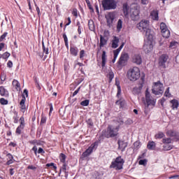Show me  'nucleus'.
Instances as JSON below:
<instances>
[{
	"label": "nucleus",
	"instance_id": "1",
	"mask_svg": "<svg viewBox=\"0 0 179 179\" xmlns=\"http://www.w3.org/2000/svg\"><path fill=\"white\" fill-rule=\"evenodd\" d=\"M137 27L141 31H145V38L152 40L153 34L152 31L149 29V21L141 20L138 24Z\"/></svg>",
	"mask_w": 179,
	"mask_h": 179
},
{
	"label": "nucleus",
	"instance_id": "2",
	"mask_svg": "<svg viewBox=\"0 0 179 179\" xmlns=\"http://www.w3.org/2000/svg\"><path fill=\"white\" fill-rule=\"evenodd\" d=\"M130 17L131 20L136 22L141 18V6L138 3H133L130 6Z\"/></svg>",
	"mask_w": 179,
	"mask_h": 179
},
{
	"label": "nucleus",
	"instance_id": "3",
	"mask_svg": "<svg viewBox=\"0 0 179 179\" xmlns=\"http://www.w3.org/2000/svg\"><path fill=\"white\" fill-rule=\"evenodd\" d=\"M127 76L131 82H135L141 78V69L136 66L130 68L127 71Z\"/></svg>",
	"mask_w": 179,
	"mask_h": 179
},
{
	"label": "nucleus",
	"instance_id": "4",
	"mask_svg": "<svg viewBox=\"0 0 179 179\" xmlns=\"http://www.w3.org/2000/svg\"><path fill=\"white\" fill-rule=\"evenodd\" d=\"M118 131H120V127L114 128L112 125H108L107 129L102 131V135L105 138H114L118 135Z\"/></svg>",
	"mask_w": 179,
	"mask_h": 179
},
{
	"label": "nucleus",
	"instance_id": "5",
	"mask_svg": "<svg viewBox=\"0 0 179 179\" xmlns=\"http://www.w3.org/2000/svg\"><path fill=\"white\" fill-rule=\"evenodd\" d=\"M124 163H125V161L121 156H119L116 157L110 165V169H114L115 170H122L124 167Z\"/></svg>",
	"mask_w": 179,
	"mask_h": 179
},
{
	"label": "nucleus",
	"instance_id": "6",
	"mask_svg": "<svg viewBox=\"0 0 179 179\" xmlns=\"http://www.w3.org/2000/svg\"><path fill=\"white\" fill-rule=\"evenodd\" d=\"M116 85L117 87V93L116 94V97H117L118 100L115 101L116 106H119L120 108H124L125 106H127V101L124 98L121 96V85L120 83H116Z\"/></svg>",
	"mask_w": 179,
	"mask_h": 179
},
{
	"label": "nucleus",
	"instance_id": "7",
	"mask_svg": "<svg viewBox=\"0 0 179 179\" xmlns=\"http://www.w3.org/2000/svg\"><path fill=\"white\" fill-rule=\"evenodd\" d=\"M129 59V55L127 52H122L121 55L117 61V68L122 69L124 66H127L128 61Z\"/></svg>",
	"mask_w": 179,
	"mask_h": 179
},
{
	"label": "nucleus",
	"instance_id": "8",
	"mask_svg": "<svg viewBox=\"0 0 179 179\" xmlns=\"http://www.w3.org/2000/svg\"><path fill=\"white\" fill-rule=\"evenodd\" d=\"M101 3L104 10H110L117 8L115 0H103Z\"/></svg>",
	"mask_w": 179,
	"mask_h": 179
},
{
	"label": "nucleus",
	"instance_id": "9",
	"mask_svg": "<svg viewBox=\"0 0 179 179\" xmlns=\"http://www.w3.org/2000/svg\"><path fill=\"white\" fill-rule=\"evenodd\" d=\"M164 90V87H163V84H162L160 81H158L157 83H155V85L152 89V93H153V94H155V96H157L159 94H163Z\"/></svg>",
	"mask_w": 179,
	"mask_h": 179
},
{
	"label": "nucleus",
	"instance_id": "10",
	"mask_svg": "<svg viewBox=\"0 0 179 179\" xmlns=\"http://www.w3.org/2000/svg\"><path fill=\"white\" fill-rule=\"evenodd\" d=\"M145 38L147 39V41L145 42V44L143 46V50L145 54H149V52L153 50V36L151 39H149V38Z\"/></svg>",
	"mask_w": 179,
	"mask_h": 179
},
{
	"label": "nucleus",
	"instance_id": "11",
	"mask_svg": "<svg viewBox=\"0 0 179 179\" xmlns=\"http://www.w3.org/2000/svg\"><path fill=\"white\" fill-rule=\"evenodd\" d=\"M19 122H20V124L15 130L16 135H22V131H23V129H24L26 127V121L24 120V116H21L20 117Z\"/></svg>",
	"mask_w": 179,
	"mask_h": 179
},
{
	"label": "nucleus",
	"instance_id": "12",
	"mask_svg": "<svg viewBox=\"0 0 179 179\" xmlns=\"http://www.w3.org/2000/svg\"><path fill=\"white\" fill-rule=\"evenodd\" d=\"M106 25L110 29L114 25V19H115V14L114 13H108L106 16Z\"/></svg>",
	"mask_w": 179,
	"mask_h": 179
},
{
	"label": "nucleus",
	"instance_id": "13",
	"mask_svg": "<svg viewBox=\"0 0 179 179\" xmlns=\"http://www.w3.org/2000/svg\"><path fill=\"white\" fill-rule=\"evenodd\" d=\"M160 30L161 33L162 34V36L164 38H169L170 37V30H169V28L167 27V25L164 22L160 23Z\"/></svg>",
	"mask_w": 179,
	"mask_h": 179
},
{
	"label": "nucleus",
	"instance_id": "14",
	"mask_svg": "<svg viewBox=\"0 0 179 179\" xmlns=\"http://www.w3.org/2000/svg\"><path fill=\"white\" fill-rule=\"evenodd\" d=\"M169 61V55L167 54H163L159 57L158 65L164 69H166V63Z\"/></svg>",
	"mask_w": 179,
	"mask_h": 179
},
{
	"label": "nucleus",
	"instance_id": "15",
	"mask_svg": "<svg viewBox=\"0 0 179 179\" xmlns=\"http://www.w3.org/2000/svg\"><path fill=\"white\" fill-rule=\"evenodd\" d=\"M98 143L94 142L92 143L86 150L84 152L82 155L83 157H87L88 156H90L92 153L93 152V150H94V148L97 146Z\"/></svg>",
	"mask_w": 179,
	"mask_h": 179
},
{
	"label": "nucleus",
	"instance_id": "16",
	"mask_svg": "<svg viewBox=\"0 0 179 179\" xmlns=\"http://www.w3.org/2000/svg\"><path fill=\"white\" fill-rule=\"evenodd\" d=\"M145 100L148 104V107H149V106H155V104H156V101L152 99L150 92H149L148 89L145 91Z\"/></svg>",
	"mask_w": 179,
	"mask_h": 179
},
{
	"label": "nucleus",
	"instance_id": "17",
	"mask_svg": "<svg viewBox=\"0 0 179 179\" xmlns=\"http://www.w3.org/2000/svg\"><path fill=\"white\" fill-rule=\"evenodd\" d=\"M131 59L133 64H136V65H141L142 64V56L139 54H133Z\"/></svg>",
	"mask_w": 179,
	"mask_h": 179
},
{
	"label": "nucleus",
	"instance_id": "18",
	"mask_svg": "<svg viewBox=\"0 0 179 179\" xmlns=\"http://www.w3.org/2000/svg\"><path fill=\"white\" fill-rule=\"evenodd\" d=\"M118 149L121 150V152H124L127 146H128V143L122 140L117 141Z\"/></svg>",
	"mask_w": 179,
	"mask_h": 179
},
{
	"label": "nucleus",
	"instance_id": "19",
	"mask_svg": "<svg viewBox=\"0 0 179 179\" xmlns=\"http://www.w3.org/2000/svg\"><path fill=\"white\" fill-rule=\"evenodd\" d=\"M131 8H129V6H128L127 3H124L122 5V10H123V15L125 17H128L129 15V10Z\"/></svg>",
	"mask_w": 179,
	"mask_h": 179
},
{
	"label": "nucleus",
	"instance_id": "20",
	"mask_svg": "<svg viewBox=\"0 0 179 179\" xmlns=\"http://www.w3.org/2000/svg\"><path fill=\"white\" fill-rule=\"evenodd\" d=\"M150 16L152 20H159V10H153L150 12Z\"/></svg>",
	"mask_w": 179,
	"mask_h": 179
},
{
	"label": "nucleus",
	"instance_id": "21",
	"mask_svg": "<svg viewBox=\"0 0 179 179\" xmlns=\"http://www.w3.org/2000/svg\"><path fill=\"white\" fill-rule=\"evenodd\" d=\"M79 52V49L75 45L70 46V54L73 57H78V53Z\"/></svg>",
	"mask_w": 179,
	"mask_h": 179
},
{
	"label": "nucleus",
	"instance_id": "22",
	"mask_svg": "<svg viewBox=\"0 0 179 179\" xmlns=\"http://www.w3.org/2000/svg\"><path fill=\"white\" fill-rule=\"evenodd\" d=\"M170 104L172 110H178L179 106L178 100L173 99L170 101Z\"/></svg>",
	"mask_w": 179,
	"mask_h": 179
},
{
	"label": "nucleus",
	"instance_id": "23",
	"mask_svg": "<svg viewBox=\"0 0 179 179\" xmlns=\"http://www.w3.org/2000/svg\"><path fill=\"white\" fill-rule=\"evenodd\" d=\"M106 64H107V53L105 50H103L101 55V66L104 68L106 66Z\"/></svg>",
	"mask_w": 179,
	"mask_h": 179
},
{
	"label": "nucleus",
	"instance_id": "24",
	"mask_svg": "<svg viewBox=\"0 0 179 179\" xmlns=\"http://www.w3.org/2000/svg\"><path fill=\"white\" fill-rule=\"evenodd\" d=\"M20 112L23 113V114H24V113H26L27 108L26 107V101H23L21 100L20 102Z\"/></svg>",
	"mask_w": 179,
	"mask_h": 179
},
{
	"label": "nucleus",
	"instance_id": "25",
	"mask_svg": "<svg viewBox=\"0 0 179 179\" xmlns=\"http://www.w3.org/2000/svg\"><path fill=\"white\" fill-rule=\"evenodd\" d=\"M0 95L3 97H8L9 96V92L5 89V87L1 86L0 87Z\"/></svg>",
	"mask_w": 179,
	"mask_h": 179
},
{
	"label": "nucleus",
	"instance_id": "26",
	"mask_svg": "<svg viewBox=\"0 0 179 179\" xmlns=\"http://www.w3.org/2000/svg\"><path fill=\"white\" fill-rule=\"evenodd\" d=\"M108 39H106L103 35H100V43H99V48H103L104 45H107Z\"/></svg>",
	"mask_w": 179,
	"mask_h": 179
},
{
	"label": "nucleus",
	"instance_id": "27",
	"mask_svg": "<svg viewBox=\"0 0 179 179\" xmlns=\"http://www.w3.org/2000/svg\"><path fill=\"white\" fill-rule=\"evenodd\" d=\"M143 87V84H139L138 87H136L133 89V94H139L141 93L142 89Z\"/></svg>",
	"mask_w": 179,
	"mask_h": 179
},
{
	"label": "nucleus",
	"instance_id": "28",
	"mask_svg": "<svg viewBox=\"0 0 179 179\" xmlns=\"http://www.w3.org/2000/svg\"><path fill=\"white\" fill-rule=\"evenodd\" d=\"M119 43L120 38H118L117 36H114L112 41V48H117Z\"/></svg>",
	"mask_w": 179,
	"mask_h": 179
},
{
	"label": "nucleus",
	"instance_id": "29",
	"mask_svg": "<svg viewBox=\"0 0 179 179\" xmlns=\"http://www.w3.org/2000/svg\"><path fill=\"white\" fill-rule=\"evenodd\" d=\"M147 148L149 150H155L156 149V143L155 141H149Z\"/></svg>",
	"mask_w": 179,
	"mask_h": 179
},
{
	"label": "nucleus",
	"instance_id": "30",
	"mask_svg": "<svg viewBox=\"0 0 179 179\" xmlns=\"http://www.w3.org/2000/svg\"><path fill=\"white\" fill-rule=\"evenodd\" d=\"M6 157H8L6 165L9 166L10 164H12L13 163V155H12L10 153H8L6 155Z\"/></svg>",
	"mask_w": 179,
	"mask_h": 179
},
{
	"label": "nucleus",
	"instance_id": "31",
	"mask_svg": "<svg viewBox=\"0 0 179 179\" xmlns=\"http://www.w3.org/2000/svg\"><path fill=\"white\" fill-rule=\"evenodd\" d=\"M88 27L91 31H94V30H96V27H94V22L93 20H90L88 21Z\"/></svg>",
	"mask_w": 179,
	"mask_h": 179
},
{
	"label": "nucleus",
	"instance_id": "32",
	"mask_svg": "<svg viewBox=\"0 0 179 179\" xmlns=\"http://www.w3.org/2000/svg\"><path fill=\"white\" fill-rule=\"evenodd\" d=\"M12 85L17 91L20 90V83L17 80H13Z\"/></svg>",
	"mask_w": 179,
	"mask_h": 179
},
{
	"label": "nucleus",
	"instance_id": "33",
	"mask_svg": "<svg viewBox=\"0 0 179 179\" xmlns=\"http://www.w3.org/2000/svg\"><path fill=\"white\" fill-rule=\"evenodd\" d=\"M21 97H22V99L21 100H23V101H26V97H29V90H27V89H24L23 90V92L21 95Z\"/></svg>",
	"mask_w": 179,
	"mask_h": 179
},
{
	"label": "nucleus",
	"instance_id": "34",
	"mask_svg": "<svg viewBox=\"0 0 179 179\" xmlns=\"http://www.w3.org/2000/svg\"><path fill=\"white\" fill-rule=\"evenodd\" d=\"M164 136H166V135H164L163 131H159L155 135V139H163Z\"/></svg>",
	"mask_w": 179,
	"mask_h": 179
},
{
	"label": "nucleus",
	"instance_id": "35",
	"mask_svg": "<svg viewBox=\"0 0 179 179\" xmlns=\"http://www.w3.org/2000/svg\"><path fill=\"white\" fill-rule=\"evenodd\" d=\"M31 145H37V146H41L43 145V141L38 140H32L29 141Z\"/></svg>",
	"mask_w": 179,
	"mask_h": 179
},
{
	"label": "nucleus",
	"instance_id": "36",
	"mask_svg": "<svg viewBox=\"0 0 179 179\" xmlns=\"http://www.w3.org/2000/svg\"><path fill=\"white\" fill-rule=\"evenodd\" d=\"M121 29H122V20H119L117 23V31L120 33V31H121Z\"/></svg>",
	"mask_w": 179,
	"mask_h": 179
},
{
	"label": "nucleus",
	"instance_id": "37",
	"mask_svg": "<svg viewBox=\"0 0 179 179\" xmlns=\"http://www.w3.org/2000/svg\"><path fill=\"white\" fill-rule=\"evenodd\" d=\"M173 145L165 144L163 145V150H164V151L171 150V149H173Z\"/></svg>",
	"mask_w": 179,
	"mask_h": 179
},
{
	"label": "nucleus",
	"instance_id": "38",
	"mask_svg": "<svg viewBox=\"0 0 179 179\" xmlns=\"http://www.w3.org/2000/svg\"><path fill=\"white\" fill-rule=\"evenodd\" d=\"M106 77L109 79V83H111L113 82V79H114V72L110 71Z\"/></svg>",
	"mask_w": 179,
	"mask_h": 179
},
{
	"label": "nucleus",
	"instance_id": "39",
	"mask_svg": "<svg viewBox=\"0 0 179 179\" xmlns=\"http://www.w3.org/2000/svg\"><path fill=\"white\" fill-rule=\"evenodd\" d=\"M15 115L13 117V123L17 124L19 122V115L17 112H14Z\"/></svg>",
	"mask_w": 179,
	"mask_h": 179
},
{
	"label": "nucleus",
	"instance_id": "40",
	"mask_svg": "<svg viewBox=\"0 0 179 179\" xmlns=\"http://www.w3.org/2000/svg\"><path fill=\"white\" fill-rule=\"evenodd\" d=\"M10 57V53L6 52L3 55H0V59L2 58L3 59H8Z\"/></svg>",
	"mask_w": 179,
	"mask_h": 179
},
{
	"label": "nucleus",
	"instance_id": "41",
	"mask_svg": "<svg viewBox=\"0 0 179 179\" xmlns=\"http://www.w3.org/2000/svg\"><path fill=\"white\" fill-rule=\"evenodd\" d=\"M59 160L61 163L65 164V160H66V155L64 153H61L59 155Z\"/></svg>",
	"mask_w": 179,
	"mask_h": 179
},
{
	"label": "nucleus",
	"instance_id": "42",
	"mask_svg": "<svg viewBox=\"0 0 179 179\" xmlns=\"http://www.w3.org/2000/svg\"><path fill=\"white\" fill-rule=\"evenodd\" d=\"M171 138H163L162 143H164V145H170V143H171Z\"/></svg>",
	"mask_w": 179,
	"mask_h": 179
},
{
	"label": "nucleus",
	"instance_id": "43",
	"mask_svg": "<svg viewBox=\"0 0 179 179\" xmlns=\"http://www.w3.org/2000/svg\"><path fill=\"white\" fill-rule=\"evenodd\" d=\"M42 48H43V52H45V54H46V55H48V54H50L49 49H48V48L45 47V45H44V42H42Z\"/></svg>",
	"mask_w": 179,
	"mask_h": 179
},
{
	"label": "nucleus",
	"instance_id": "44",
	"mask_svg": "<svg viewBox=\"0 0 179 179\" xmlns=\"http://www.w3.org/2000/svg\"><path fill=\"white\" fill-rule=\"evenodd\" d=\"M8 103L9 101L7 99H5V98L0 99V104H1V106H6Z\"/></svg>",
	"mask_w": 179,
	"mask_h": 179
},
{
	"label": "nucleus",
	"instance_id": "45",
	"mask_svg": "<svg viewBox=\"0 0 179 179\" xmlns=\"http://www.w3.org/2000/svg\"><path fill=\"white\" fill-rule=\"evenodd\" d=\"M89 103H90V101H89V99H86L80 102V106H83V107H87V106H89Z\"/></svg>",
	"mask_w": 179,
	"mask_h": 179
},
{
	"label": "nucleus",
	"instance_id": "46",
	"mask_svg": "<svg viewBox=\"0 0 179 179\" xmlns=\"http://www.w3.org/2000/svg\"><path fill=\"white\" fill-rule=\"evenodd\" d=\"M66 163L63 164L62 169H60L61 171H63V173H65L66 176H68V172H66Z\"/></svg>",
	"mask_w": 179,
	"mask_h": 179
},
{
	"label": "nucleus",
	"instance_id": "47",
	"mask_svg": "<svg viewBox=\"0 0 179 179\" xmlns=\"http://www.w3.org/2000/svg\"><path fill=\"white\" fill-rule=\"evenodd\" d=\"M164 96H165V97H169V98L171 97V94L170 93V87H168L166 90V91L164 92Z\"/></svg>",
	"mask_w": 179,
	"mask_h": 179
},
{
	"label": "nucleus",
	"instance_id": "48",
	"mask_svg": "<svg viewBox=\"0 0 179 179\" xmlns=\"http://www.w3.org/2000/svg\"><path fill=\"white\" fill-rule=\"evenodd\" d=\"M47 122V117L44 115H41V125H43V124H45Z\"/></svg>",
	"mask_w": 179,
	"mask_h": 179
},
{
	"label": "nucleus",
	"instance_id": "49",
	"mask_svg": "<svg viewBox=\"0 0 179 179\" xmlns=\"http://www.w3.org/2000/svg\"><path fill=\"white\" fill-rule=\"evenodd\" d=\"M168 135H169V136H177V133L173 130H170L168 131Z\"/></svg>",
	"mask_w": 179,
	"mask_h": 179
},
{
	"label": "nucleus",
	"instance_id": "50",
	"mask_svg": "<svg viewBox=\"0 0 179 179\" xmlns=\"http://www.w3.org/2000/svg\"><path fill=\"white\" fill-rule=\"evenodd\" d=\"M6 36H8V32H4L1 36H0V43L3 41L5 38H6Z\"/></svg>",
	"mask_w": 179,
	"mask_h": 179
},
{
	"label": "nucleus",
	"instance_id": "51",
	"mask_svg": "<svg viewBox=\"0 0 179 179\" xmlns=\"http://www.w3.org/2000/svg\"><path fill=\"white\" fill-rule=\"evenodd\" d=\"M36 87L38 90H41V87L40 86V83H38V81L37 80V78L34 79Z\"/></svg>",
	"mask_w": 179,
	"mask_h": 179
},
{
	"label": "nucleus",
	"instance_id": "52",
	"mask_svg": "<svg viewBox=\"0 0 179 179\" xmlns=\"http://www.w3.org/2000/svg\"><path fill=\"white\" fill-rule=\"evenodd\" d=\"M85 50H81L80 51V59L83 60V58L85 57Z\"/></svg>",
	"mask_w": 179,
	"mask_h": 179
},
{
	"label": "nucleus",
	"instance_id": "53",
	"mask_svg": "<svg viewBox=\"0 0 179 179\" xmlns=\"http://www.w3.org/2000/svg\"><path fill=\"white\" fill-rule=\"evenodd\" d=\"M87 124L89 125V127H93L94 123H93V120L92 118H90L87 120Z\"/></svg>",
	"mask_w": 179,
	"mask_h": 179
},
{
	"label": "nucleus",
	"instance_id": "54",
	"mask_svg": "<svg viewBox=\"0 0 179 179\" xmlns=\"http://www.w3.org/2000/svg\"><path fill=\"white\" fill-rule=\"evenodd\" d=\"M71 13H72L73 16H74L75 17H78V9L77 8H73Z\"/></svg>",
	"mask_w": 179,
	"mask_h": 179
},
{
	"label": "nucleus",
	"instance_id": "55",
	"mask_svg": "<svg viewBox=\"0 0 179 179\" xmlns=\"http://www.w3.org/2000/svg\"><path fill=\"white\" fill-rule=\"evenodd\" d=\"M46 167H53L54 170H57V166L54 163H50L46 164Z\"/></svg>",
	"mask_w": 179,
	"mask_h": 179
},
{
	"label": "nucleus",
	"instance_id": "56",
	"mask_svg": "<svg viewBox=\"0 0 179 179\" xmlns=\"http://www.w3.org/2000/svg\"><path fill=\"white\" fill-rule=\"evenodd\" d=\"M67 20H68V22L65 24V27L64 28V31L66 29V26H69V24L72 23V21L71 20V18L69 17L67 18Z\"/></svg>",
	"mask_w": 179,
	"mask_h": 179
},
{
	"label": "nucleus",
	"instance_id": "57",
	"mask_svg": "<svg viewBox=\"0 0 179 179\" xmlns=\"http://www.w3.org/2000/svg\"><path fill=\"white\" fill-rule=\"evenodd\" d=\"M120 50L116 49L113 50V57H116L117 58L118 54H120Z\"/></svg>",
	"mask_w": 179,
	"mask_h": 179
},
{
	"label": "nucleus",
	"instance_id": "58",
	"mask_svg": "<svg viewBox=\"0 0 179 179\" xmlns=\"http://www.w3.org/2000/svg\"><path fill=\"white\" fill-rule=\"evenodd\" d=\"M28 170H37V167H36L34 165H29L27 166Z\"/></svg>",
	"mask_w": 179,
	"mask_h": 179
},
{
	"label": "nucleus",
	"instance_id": "59",
	"mask_svg": "<svg viewBox=\"0 0 179 179\" xmlns=\"http://www.w3.org/2000/svg\"><path fill=\"white\" fill-rule=\"evenodd\" d=\"M38 153L39 155H44V153H45V151H44V149H43L42 148H39L38 150Z\"/></svg>",
	"mask_w": 179,
	"mask_h": 179
},
{
	"label": "nucleus",
	"instance_id": "60",
	"mask_svg": "<svg viewBox=\"0 0 179 179\" xmlns=\"http://www.w3.org/2000/svg\"><path fill=\"white\" fill-rule=\"evenodd\" d=\"M176 45H177V42H176V41L171 42L169 48H174V47H176Z\"/></svg>",
	"mask_w": 179,
	"mask_h": 179
},
{
	"label": "nucleus",
	"instance_id": "61",
	"mask_svg": "<svg viewBox=\"0 0 179 179\" xmlns=\"http://www.w3.org/2000/svg\"><path fill=\"white\" fill-rule=\"evenodd\" d=\"M80 91V87H79L73 93L72 97H75V96H76V94H78V93H79Z\"/></svg>",
	"mask_w": 179,
	"mask_h": 179
},
{
	"label": "nucleus",
	"instance_id": "62",
	"mask_svg": "<svg viewBox=\"0 0 179 179\" xmlns=\"http://www.w3.org/2000/svg\"><path fill=\"white\" fill-rule=\"evenodd\" d=\"M146 163V159H141L138 162V164H140V166H144V164Z\"/></svg>",
	"mask_w": 179,
	"mask_h": 179
},
{
	"label": "nucleus",
	"instance_id": "63",
	"mask_svg": "<svg viewBox=\"0 0 179 179\" xmlns=\"http://www.w3.org/2000/svg\"><path fill=\"white\" fill-rule=\"evenodd\" d=\"M31 150H33V152H34L35 156H37V152H38V151H37V146L34 145L32 148Z\"/></svg>",
	"mask_w": 179,
	"mask_h": 179
},
{
	"label": "nucleus",
	"instance_id": "64",
	"mask_svg": "<svg viewBox=\"0 0 179 179\" xmlns=\"http://www.w3.org/2000/svg\"><path fill=\"white\" fill-rule=\"evenodd\" d=\"M63 38L64 40V43H68V36H66V34H63Z\"/></svg>",
	"mask_w": 179,
	"mask_h": 179
}]
</instances>
